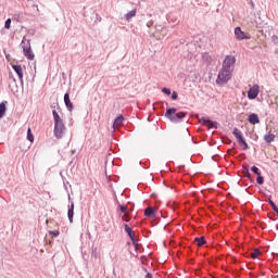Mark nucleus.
<instances>
[{
    "mask_svg": "<svg viewBox=\"0 0 278 278\" xmlns=\"http://www.w3.org/2000/svg\"><path fill=\"white\" fill-rule=\"evenodd\" d=\"M236 66V56L227 55L222 64V68L217 75L216 84L223 86L230 81L233 77V68Z\"/></svg>",
    "mask_w": 278,
    "mask_h": 278,
    "instance_id": "obj_1",
    "label": "nucleus"
},
{
    "mask_svg": "<svg viewBox=\"0 0 278 278\" xmlns=\"http://www.w3.org/2000/svg\"><path fill=\"white\" fill-rule=\"evenodd\" d=\"M52 116H53V121H54V137L60 140L63 138L64 136V131H66V126L64 125V121L62 119V117L60 116V114H58V111L53 110L52 111Z\"/></svg>",
    "mask_w": 278,
    "mask_h": 278,
    "instance_id": "obj_2",
    "label": "nucleus"
},
{
    "mask_svg": "<svg viewBox=\"0 0 278 278\" xmlns=\"http://www.w3.org/2000/svg\"><path fill=\"white\" fill-rule=\"evenodd\" d=\"M186 114H187L186 112L177 113V109H175V108L167 109L165 112L166 118L172 121V123H177V122L186 118Z\"/></svg>",
    "mask_w": 278,
    "mask_h": 278,
    "instance_id": "obj_3",
    "label": "nucleus"
},
{
    "mask_svg": "<svg viewBox=\"0 0 278 278\" xmlns=\"http://www.w3.org/2000/svg\"><path fill=\"white\" fill-rule=\"evenodd\" d=\"M21 47L23 49V53L26 59L31 61L36 58V55L34 54V51H31V43L25 37L23 38V40L21 42Z\"/></svg>",
    "mask_w": 278,
    "mask_h": 278,
    "instance_id": "obj_4",
    "label": "nucleus"
},
{
    "mask_svg": "<svg viewBox=\"0 0 278 278\" xmlns=\"http://www.w3.org/2000/svg\"><path fill=\"white\" fill-rule=\"evenodd\" d=\"M232 134L237 141L239 142V147H241L243 151H247V149H249V143H247V140L242 136V131H240V129L238 128H233Z\"/></svg>",
    "mask_w": 278,
    "mask_h": 278,
    "instance_id": "obj_5",
    "label": "nucleus"
},
{
    "mask_svg": "<svg viewBox=\"0 0 278 278\" xmlns=\"http://www.w3.org/2000/svg\"><path fill=\"white\" fill-rule=\"evenodd\" d=\"M258 96H260V85L255 84L252 87H250V89L248 90V99H250V101H253Z\"/></svg>",
    "mask_w": 278,
    "mask_h": 278,
    "instance_id": "obj_6",
    "label": "nucleus"
},
{
    "mask_svg": "<svg viewBox=\"0 0 278 278\" xmlns=\"http://www.w3.org/2000/svg\"><path fill=\"white\" fill-rule=\"evenodd\" d=\"M235 36L237 40H251V35L249 33L242 31V28L240 27L235 28Z\"/></svg>",
    "mask_w": 278,
    "mask_h": 278,
    "instance_id": "obj_7",
    "label": "nucleus"
},
{
    "mask_svg": "<svg viewBox=\"0 0 278 278\" xmlns=\"http://www.w3.org/2000/svg\"><path fill=\"white\" fill-rule=\"evenodd\" d=\"M200 125H206L208 129H216V122H212L208 117H202L199 119Z\"/></svg>",
    "mask_w": 278,
    "mask_h": 278,
    "instance_id": "obj_8",
    "label": "nucleus"
},
{
    "mask_svg": "<svg viewBox=\"0 0 278 278\" xmlns=\"http://www.w3.org/2000/svg\"><path fill=\"white\" fill-rule=\"evenodd\" d=\"M157 212V208L153 206H149L144 210V216L147 218H155V213Z\"/></svg>",
    "mask_w": 278,
    "mask_h": 278,
    "instance_id": "obj_9",
    "label": "nucleus"
},
{
    "mask_svg": "<svg viewBox=\"0 0 278 278\" xmlns=\"http://www.w3.org/2000/svg\"><path fill=\"white\" fill-rule=\"evenodd\" d=\"M117 214H119V216H123V214H131V211L129 210V207H127V205L117 204Z\"/></svg>",
    "mask_w": 278,
    "mask_h": 278,
    "instance_id": "obj_10",
    "label": "nucleus"
},
{
    "mask_svg": "<svg viewBox=\"0 0 278 278\" xmlns=\"http://www.w3.org/2000/svg\"><path fill=\"white\" fill-rule=\"evenodd\" d=\"M73 216H75V203L72 202L71 205H68V211H67V217L70 223H73Z\"/></svg>",
    "mask_w": 278,
    "mask_h": 278,
    "instance_id": "obj_11",
    "label": "nucleus"
},
{
    "mask_svg": "<svg viewBox=\"0 0 278 278\" xmlns=\"http://www.w3.org/2000/svg\"><path fill=\"white\" fill-rule=\"evenodd\" d=\"M13 71L18 76L20 81H23V66L21 65H12Z\"/></svg>",
    "mask_w": 278,
    "mask_h": 278,
    "instance_id": "obj_12",
    "label": "nucleus"
},
{
    "mask_svg": "<svg viewBox=\"0 0 278 278\" xmlns=\"http://www.w3.org/2000/svg\"><path fill=\"white\" fill-rule=\"evenodd\" d=\"M64 103L68 112H73V102H71V96L68 93L64 94Z\"/></svg>",
    "mask_w": 278,
    "mask_h": 278,
    "instance_id": "obj_13",
    "label": "nucleus"
},
{
    "mask_svg": "<svg viewBox=\"0 0 278 278\" xmlns=\"http://www.w3.org/2000/svg\"><path fill=\"white\" fill-rule=\"evenodd\" d=\"M124 121L125 118L123 117V115L117 116L113 123V129H118V127H123Z\"/></svg>",
    "mask_w": 278,
    "mask_h": 278,
    "instance_id": "obj_14",
    "label": "nucleus"
},
{
    "mask_svg": "<svg viewBox=\"0 0 278 278\" xmlns=\"http://www.w3.org/2000/svg\"><path fill=\"white\" fill-rule=\"evenodd\" d=\"M5 112H8V101H3L0 103V118L5 116Z\"/></svg>",
    "mask_w": 278,
    "mask_h": 278,
    "instance_id": "obj_15",
    "label": "nucleus"
},
{
    "mask_svg": "<svg viewBox=\"0 0 278 278\" xmlns=\"http://www.w3.org/2000/svg\"><path fill=\"white\" fill-rule=\"evenodd\" d=\"M249 123L251 125H257L260 123V116H257V114H255V113L250 114Z\"/></svg>",
    "mask_w": 278,
    "mask_h": 278,
    "instance_id": "obj_16",
    "label": "nucleus"
},
{
    "mask_svg": "<svg viewBox=\"0 0 278 278\" xmlns=\"http://www.w3.org/2000/svg\"><path fill=\"white\" fill-rule=\"evenodd\" d=\"M264 140L265 142H267L268 144H270V142H275V134L273 132H268L264 136Z\"/></svg>",
    "mask_w": 278,
    "mask_h": 278,
    "instance_id": "obj_17",
    "label": "nucleus"
},
{
    "mask_svg": "<svg viewBox=\"0 0 278 278\" xmlns=\"http://www.w3.org/2000/svg\"><path fill=\"white\" fill-rule=\"evenodd\" d=\"M124 229H125L126 233H128V236L131 240H134V238H136V231H132L131 227H129V225H125Z\"/></svg>",
    "mask_w": 278,
    "mask_h": 278,
    "instance_id": "obj_18",
    "label": "nucleus"
},
{
    "mask_svg": "<svg viewBox=\"0 0 278 278\" xmlns=\"http://www.w3.org/2000/svg\"><path fill=\"white\" fill-rule=\"evenodd\" d=\"M202 60L206 64H212V55H210V53H203L202 54Z\"/></svg>",
    "mask_w": 278,
    "mask_h": 278,
    "instance_id": "obj_19",
    "label": "nucleus"
},
{
    "mask_svg": "<svg viewBox=\"0 0 278 278\" xmlns=\"http://www.w3.org/2000/svg\"><path fill=\"white\" fill-rule=\"evenodd\" d=\"M205 237H200V238H195L194 239V243L197 244V247H203V244H205Z\"/></svg>",
    "mask_w": 278,
    "mask_h": 278,
    "instance_id": "obj_20",
    "label": "nucleus"
},
{
    "mask_svg": "<svg viewBox=\"0 0 278 278\" xmlns=\"http://www.w3.org/2000/svg\"><path fill=\"white\" fill-rule=\"evenodd\" d=\"M134 16H136V9L129 11V12L125 15V18H126V21H131V18H134Z\"/></svg>",
    "mask_w": 278,
    "mask_h": 278,
    "instance_id": "obj_21",
    "label": "nucleus"
},
{
    "mask_svg": "<svg viewBox=\"0 0 278 278\" xmlns=\"http://www.w3.org/2000/svg\"><path fill=\"white\" fill-rule=\"evenodd\" d=\"M131 213H124L122 215H119L122 217V220H124L125 223H129V220H131V217H129Z\"/></svg>",
    "mask_w": 278,
    "mask_h": 278,
    "instance_id": "obj_22",
    "label": "nucleus"
},
{
    "mask_svg": "<svg viewBox=\"0 0 278 278\" xmlns=\"http://www.w3.org/2000/svg\"><path fill=\"white\" fill-rule=\"evenodd\" d=\"M260 255H262V252L260 250H254L252 253H251V257L252 260H257V257H260Z\"/></svg>",
    "mask_w": 278,
    "mask_h": 278,
    "instance_id": "obj_23",
    "label": "nucleus"
},
{
    "mask_svg": "<svg viewBox=\"0 0 278 278\" xmlns=\"http://www.w3.org/2000/svg\"><path fill=\"white\" fill-rule=\"evenodd\" d=\"M27 140H29V142H34V134H31V128L27 129Z\"/></svg>",
    "mask_w": 278,
    "mask_h": 278,
    "instance_id": "obj_24",
    "label": "nucleus"
},
{
    "mask_svg": "<svg viewBox=\"0 0 278 278\" xmlns=\"http://www.w3.org/2000/svg\"><path fill=\"white\" fill-rule=\"evenodd\" d=\"M256 184H258V186L264 185V177H262V174L257 176Z\"/></svg>",
    "mask_w": 278,
    "mask_h": 278,
    "instance_id": "obj_25",
    "label": "nucleus"
},
{
    "mask_svg": "<svg viewBox=\"0 0 278 278\" xmlns=\"http://www.w3.org/2000/svg\"><path fill=\"white\" fill-rule=\"evenodd\" d=\"M10 25H12V20L11 18H8L4 23V28L5 29H10Z\"/></svg>",
    "mask_w": 278,
    "mask_h": 278,
    "instance_id": "obj_26",
    "label": "nucleus"
},
{
    "mask_svg": "<svg viewBox=\"0 0 278 278\" xmlns=\"http://www.w3.org/2000/svg\"><path fill=\"white\" fill-rule=\"evenodd\" d=\"M269 204L271 205V210H274V212L278 211L277 204H275V202H273V200H269Z\"/></svg>",
    "mask_w": 278,
    "mask_h": 278,
    "instance_id": "obj_27",
    "label": "nucleus"
},
{
    "mask_svg": "<svg viewBox=\"0 0 278 278\" xmlns=\"http://www.w3.org/2000/svg\"><path fill=\"white\" fill-rule=\"evenodd\" d=\"M252 173H254L257 176L261 175L260 168H257V166H252Z\"/></svg>",
    "mask_w": 278,
    "mask_h": 278,
    "instance_id": "obj_28",
    "label": "nucleus"
},
{
    "mask_svg": "<svg viewBox=\"0 0 278 278\" xmlns=\"http://www.w3.org/2000/svg\"><path fill=\"white\" fill-rule=\"evenodd\" d=\"M50 236H51L52 238H58V236H60V231H58V230L50 231Z\"/></svg>",
    "mask_w": 278,
    "mask_h": 278,
    "instance_id": "obj_29",
    "label": "nucleus"
},
{
    "mask_svg": "<svg viewBox=\"0 0 278 278\" xmlns=\"http://www.w3.org/2000/svg\"><path fill=\"white\" fill-rule=\"evenodd\" d=\"M271 40H273L274 45H277V47H278V36H273Z\"/></svg>",
    "mask_w": 278,
    "mask_h": 278,
    "instance_id": "obj_30",
    "label": "nucleus"
},
{
    "mask_svg": "<svg viewBox=\"0 0 278 278\" xmlns=\"http://www.w3.org/2000/svg\"><path fill=\"white\" fill-rule=\"evenodd\" d=\"M162 92H164V94L170 96V89H168V88H163Z\"/></svg>",
    "mask_w": 278,
    "mask_h": 278,
    "instance_id": "obj_31",
    "label": "nucleus"
},
{
    "mask_svg": "<svg viewBox=\"0 0 278 278\" xmlns=\"http://www.w3.org/2000/svg\"><path fill=\"white\" fill-rule=\"evenodd\" d=\"M177 98H178V94H177L176 91H174V92L172 93V99L175 101V100H177Z\"/></svg>",
    "mask_w": 278,
    "mask_h": 278,
    "instance_id": "obj_32",
    "label": "nucleus"
},
{
    "mask_svg": "<svg viewBox=\"0 0 278 278\" xmlns=\"http://www.w3.org/2000/svg\"><path fill=\"white\" fill-rule=\"evenodd\" d=\"M146 278H153V275L147 274V275H146Z\"/></svg>",
    "mask_w": 278,
    "mask_h": 278,
    "instance_id": "obj_33",
    "label": "nucleus"
}]
</instances>
